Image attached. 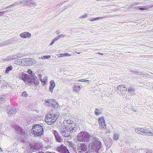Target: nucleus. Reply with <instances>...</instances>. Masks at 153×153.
Listing matches in <instances>:
<instances>
[{"label":"nucleus","mask_w":153,"mask_h":153,"mask_svg":"<svg viewBox=\"0 0 153 153\" xmlns=\"http://www.w3.org/2000/svg\"><path fill=\"white\" fill-rule=\"evenodd\" d=\"M13 59V56H10L7 57L6 58L4 59V60H6V61H8L10 60V59Z\"/></svg>","instance_id":"obj_33"},{"label":"nucleus","mask_w":153,"mask_h":153,"mask_svg":"<svg viewBox=\"0 0 153 153\" xmlns=\"http://www.w3.org/2000/svg\"><path fill=\"white\" fill-rule=\"evenodd\" d=\"M87 16L86 14H85V15H83L82 16H81L79 17V19H82L83 18V17H85Z\"/></svg>","instance_id":"obj_45"},{"label":"nucleus","mask_w":153,"mask_h":153,"mask_svg":"<svg viewBox=\"0 0 153 153\" xmlns=\"http://www.w3.org/2000/svg\"><path fill=\"white\" fill-rule=\"evenodd\" d=\"M30 75H31V76L32 77V78L31 79H33L35 78V76L36 77L35 75V76H33V74H31Z\"/></svg>","instance_id":"obj_51"},{"label":"nucleus","mask_w":153,"mask_h":153,"mask_svg":"<svg viewBox=\"0 0 153 153\" xmlns=\"http://www.w3.org/2000/svg\"><path fill=\"white\" fill-rule=\"evenodd\" d=\"M45 104L49 107H51L53 109L57 108L58 106V103L56 102L53 99H49L45 100Z\"/></svg>","instance_id":"obj_7"},{"label":"nucleus","mask_w":153,"mask_h":153,"mask_svg":"<svg viewBox=\"0 0 153 153\" xmlns=\"http://www.w3.org/2000/svg\"><path fill=\"white\" fill-rule=\"evenodd\" d=\"M18 61L19 62V64L26 65H31L36 63V61L32 58H25L22 59H18Z\"/></svg>","instance_id":"obj_6"},{"label":"nucleus","mask_w":153,"mask_h":153,"mask_svg":"<svg viewBox=\"0 0 153 153\" xmlns=\"http://www.w3.org/2000/svg\"><path fill=\"white\" fill-rule=\"evenodd\" d=\"M16 109L14 108H12L9 111V112L8 113V115H12V114L16 113Z\"/></svg>","instance_id":"obj_19"},{"label":"nucleus","mask_w":153,"mask_h":153,"mask_svg":"<svg viewBox=\"0 0 153 153\" xmlns=\"http://www.w3.org/2000/svg\"><path fill=\"white\" fill-rule=\"evenodd\" d=\"M117 89L118 91V94L122 95L125 94L127 91V88L123 85H118L117 87Z\"/></svg>","instance_id":"obj_9"},{"label":"nucleus","mask_w":153,"mask_h":153,"mask_svg":"<svg viewBox=\"0 0 153 153\" xmlns=\"http://www.w3.org/2000/svg\"><path fill=\"white\" fill-rule=\"evenodd\" d=\"M58 117L57 113L48 114L45 116V121L48 125H51L56 122Z\"/></svg>","instance_id":"obj_5"},{"label":"nucleus","mask_w":153,"mask_h":153,"mask_svg":"<svg viewBox=\"0 0 153 153\" xmlns=\"http://www.w3.org/2000/svg\"><path fill=\"white\" fill-rule=\"evenodd\" d=\"M3 98H0V102H1V103L2 102L1 101H2L3 100Z\"/></svg>","instance_id":"obj_55"},{"label":"nucleus","mask_w":153,"mask_h":153,"mask_svg":"<svg viewBox=\"0 0 153 153\" xmlns=\"http://www.w3.org/2000/svg\"><path fill=\"white\" fill-rule=\"evenodd\" d=\"M13 68L11 65L8 66L6 68L5 72L6 73H8L9 71L12 70Z\"/></svg>","instance_id":"obj_28"},{"label":"nucleus","mask_w":153,"mask_h":153,"mask_svg":"<svg viewBox=\"0 0 153 153\" xmlns=\"http://www.w3.org/2000/svg\"><path fill=\"white\" fill-rule=\"evenodd\" d=\"M81 53V52H79V53H77L78 54H80V53Z\"/></svg>","instance_id":"obj_61"},{"label":"nucleus","mask_w":153,"mask_h":153,"mask_svg":"<svg viewBox=\"0 0 153 153\" xmlns=\"http://www.w3.org/2000/svg\"><path fill=\"white\" fill-rule=\"evenodd\" d=\"M50 85L49 87V89L50 91L52 92L53 89L55 86V83L53 80H51L50 82Z\"/></svg>","instance_id":"obj_17"},{"label":"nucleus","mask_w":153,"mask_h":153,"mask_svg":"<svg viewBox=\"0 0 153 153\" xmlns=\"http://www.w3.org/2000/svg\"><path fill=\"white\" fill-rule=\"evenodd\" d=\"M141 151L142 152H143L141 153H153L152 150L149 149H143Z\"/></svg>","instance_id":"obj_21"},{"label":"nucleus","mask_w":153,"mask_h":153,"mask_svg":"<svg viewBox=\"0 0 153 153\" xmlns=\"http://www.w3.org/2000/svg\"><path fill=\"white\" fill-rule=\"evenodd\" d=\"M27 94L25 91L23 92L22 94V95L23 97H26L27 96Z\"/></svg>","instance_id":"obj_35"},{"label":"nucleus","mask_w":153,"mask_h":153,"mask_svg":"<svg viewBox=\"0 0 153 153\" xmlns=\"http://www.w3.org/2000/svg\"><path fill=\"white\" fill-rule=\"evenodd\" d=\"M135 132L138 134L141 135L144 134V131L143 128H138L135 129Z\"/></svg>","instance_id":"obj_15"},{"label":"nucleus","mask_w":153,"mask_h":153,"mask_svg":"<svg viewBox=\"0 0 153 153\" xmlns=\"http://www.w3.org/2000/svg\"><path fill=\"white\" fill-rule=\"evenodd\" d=\"M27 72L28 74H29L30 75L31 74H33V76H35V75L34 73H33L32 72V71L30 70H29Z\"/></svg>","instance_id":"obj_37"},{"label":"nucleus","mask_w":153,"mask_h":153,"mask_svg":"<svg viewBox=\"0 0 153 153\" xmlns=\"http://www.w3.org/2000/svg\"><path fill=\"white\" fill-rule=\"evenodd\" d=\"M47 153H56L55 152H47Z\"/></svg>","instance_id":"obj_59"},{"label":"nucleus","mask_w":153,"mask_h":153,"mask_svg":"<svg viewBox=\"0 0 153 153\" xmlns=\"http://www.w3.org/2000/svg\"><path fill=\"white\" fill-rule=\"evenodd\" d=\"M139 10H146V9L145 8H139Z\"/></svg>","instance_id":"obj_50"},{"label":"nucleus","mask_w":153,"mask_h":153,"mask_svg":"<svg viewBox=\"0 0 153 153\" xmlns=\"http://www.w3.org/2000/svg\"><path fill=\"white\" fill-rule=\"evenodd\" d=\"M101 113V111L98 109H96L95 111V114L96 115H98Z\"/></svg>","instance_id":"obj_32"},{"label":"nucleus","mask_w":153,"mask_h":153,"mask_svg":"<svg viewBox=\"0 0 153 153\" xmlns=\"http://www.w3.org/2000/svg\"><path fill=\"white\" fill-rule=\"evenodd\" d=\"M24 77L23 78L24 79H23V80L25 82H27L28 80L30 78L29 77V76L27 74H25L24 75Z\"/></svg>","instance_id":"obj_24"},{"label":"nucleus","mask_w":153,"mask_h":153,"mask_svg":"<svg viewBox=\"0 0 153 153\" xmlns=\"http://www.w3.org/2000/svg\"><path fill=\"white\" fill-rule=\"evenodd\" d=\"M70 127L66 126H62L60 131V132L63 137L65 139L70 140L72 138L71 136H74L76 134L78 128L76 125L71 124Z\"/></svg>","instance_id":"obj_1"},{"label":"nucleus","mask_w":153,"mask_h":153,"mask_svg":"<svg viewBox=\"0 0 153 153\" xmlns=\"http://www.w3.org/2000/svg\"><path fill=\"white\" fill-rule=\"evenodd\" d=\"M4 12L2 11L0 12V17L1 16H3L4 14Z\"/></svg>","instance_id":"obj_44"},{"label":"nucleus","mask_w":153,"mask_h":153,"mask_svg":"<svg viewBox=\"0 0 153 153\" xmlns=\"http://www.w3.org/2000/svg\"><path fill=\"white\" fill-rule=\"evenodd\" d=\"M102 140L103 141L105 144L108 145V144H107V140L106 138H102Z\"/></svg>","instance_id":"obj_36"},{"label":"nucleus","mask_w":153,"mask_h":153,"mask_svg":"<svg viewBox=\"0 0 153 153\" xmlns=\"http://www.w3.org/2000/svg\"><path fill=\"white\" fill-rule=\"evenodd\" d=\"M53 133L55 137L56 140L57 142L59 143H62L63 142V140L62 137L56 131L53 130Z\"/></svg>","instance_id":"obj_11"},{"label":"nucleus","mask_w":153,"mask_h":153,"mask_svg":"<svg viewBox=\"0 0 153 153\" xmlns=\"http://www.w3.org/2000/svg\"><path fill=\"white\" fill-rule=\"evenodd\" d=\"M86 145L84 143H78L77 145V149L76 153H82L87 150Z\"/></svg>","instance_id":"obj_8"},{"label":"nucleus","mask_w":153,"mask_h":153,"mask_svg":"<svg viewBox=\"0 0 153 153\" xmlns=\"http://www.w3.org/2000/svg\"><path fill=\"white\" fill-rule=\"evenodd\" d=\"M103 19V17H99L97 18H91L89 19V20L91 21L96 20H101L102 19Z\"/></svg>","instance_id":"obj_22"},{"label":"nucleus","mask_w":153,"mask_h":153,"mask_svg":"<svg viewBox=\"0 0 153 153\" xmlns=\"http://www.w3.org/2000/svg\"><path fill=\"white\" fill-rule=\"evenodd\" d=\"M97 54H98L101 55H103L104 54L102 53H98Z\"/></svg>","instance_id":"obj_57"},{"label":"nucleus","mask_w":153,"mask_h":153,"mask_svg":"<svg viewBox=\"0 0 153 153\" xmlns=\"http://www.w3.org/2000/svg\"><path fill=\"white\" fill-rule=\"evenodd\" d=\"M59 55H60V56H59V57H63L64 56H71V54H68V53L59 54Z\"/></svg>","instance_id":"obj_29"},{"label":"nucleus","mask_w":153,"mask_h":153,"mask_svg":"<svg viewBox=\"0 0 153 153\" xmlns=\"http://www.w3.org/2000/svg\"><path fill=\"white\" fill-rule=\"evenodd\" d=\"M33 79H31V78H29L28 79V80L27 81L28 83V85H33L34 84V81L33 80Z\"/></svg>","instance_id":"obj_26"},{"label":"nucleus","mask_w":153,"mask_h":153,"mask_svg":"<svg viewBox=\"0 0 153 153\" xmlns=\"http://www.w3.org/2000/svg\"><path fill=\"white\" fill-rule=\"evenodd\" d=\"M7 8H5V7L4 8V9H6Z\"/></svg>","instance_id":"obj_63"},{"label":"nucleus","mask_w":153,"mask_h":153,"mask_svg":"<svg viewBox=\"0 0 153 153\" xmlns=\"http://www.w3.org/2000/svg\"><path fill=\"white\" fill-rule=\"evenodd\" d=\"M98 122L100 125V127L101 129H106V125L104 119L102 117L99 118Z\"/></svg>","instance_id":"obj_12"},{"label":"nucleus","mask_w":153,"mask_h":153,"mask_svg":"<svg viewBox=\"0 0 153 153\" xmlns=\"http://www.w3.org/2000/svg\"><path fill=\"white\" fill-rule=\"evenodd\" d=\"M0 151H2V149L0 147Z\"/></svg>","instance_id":"obj_60"},{"label":"nucleus","mask_w":153,"mask_h":153,"mask_svg":"<svg viewBox=\"0 0 153 153\" xmlns=\"http://www.w3.org/2000/svg\"><path fill=\"white\" fill-rule=\"evenodd\" d=\"M139 4H140L139 3H134L133 4V6H134V7L135 6L139 5Z\"/></svg>","instance_id":"obj_43"},{"label":"nucleus","mask_w":153,"mask_h":153,"mask_svg":"<svg viewBox=\"0 0 153 153\" xmlns=\"http://www.w3.org/2000/svg\"><path fill=\"white\" fill-rule=\"evenodd\" d=\"M84 82H88V80H85V79H84Z\"/></svg>","instance_id":"obj_58"},{"label":"nucleus","mask_w":153,"mask_h":153,"mask_svg":"<svg viewBox=\"0 0 153 153\" xmlns=\"http://www.w3.org/2000/svg\"><path fill=\"white\" fill-rule=\"evenodd\" d=\"M149 135L153 136V130L152 129V131H151L149 134Z\"/></svg>","instance_id":"obj_46"},{"label":"nucleus","mask_w":153,"mask_h":153,"mask_svg":"<svg viewBox=\"0 0 153 153\" xmlns=\"http://www.w3.org/2000/svg\"><path fill=\"white\" fill-rule=\"evenodd\" d=\"M85 153H88L87 152H85Z\"/></svg>","instance_id":"obj_64"},{"label":"nucleus","mask_w":153,"mask_h":153,"mask_svg":"<svg viewBox=\"0 0 153 153\" xmlns=\"http://www.w3.org/2000/svg\"><path fill=\"white\" fill-rule=\"evenodd\" d=\"M130 5L129 6V8H132L134 6H133V4Z\"/></svg>","instance_id":"obj_52"},{"label":"nucleus","mask_w":153,"mask_h":153,"mask_svg":"<svg viewBox=\"0 0 153 153\" xmlns=\"http://www.w3.org/2000/svg\"><path fill=\"white\" fill-rule=\"evenodd\" d=\"M27 6L33 7H35L36 6V4L34 3L30 2L27 4Z\"/></svg>","instance_id":"obj_30"},{"label":"nucleus","mask_w":153,"mask_h":153,"mask_svg":"<svg viewBox=\"0 0 153 153\" xmlns=\"http://www.w3.org/2000/svg\"><path fill=\"white\" fill-rule=\"evenodd\" d=\"M38 77L39 78L40 80H42V75L40 74H39L38 75Z\"/></svg>","instance_id":"obj_42"},{"label":"nucleus","mask_w":153,"mask_h":153,"mask_svg":"<svg viewBox=\"0 0 153 153\" xmlns=\"http://www.w3.org/2000/svg\"><path fill=\"white\" fill-rule=\"evenodd\" d=\"M19 3H20V5H22L23 6H25V5L27 6V4H26V2H25V0H24L23 1H21L20 2H19Z\"/></svg>","instance_id":"obj_34"},{"label":"nucleus","mask_w":153,"mask_h":153,"mask_svg":"<svg viewBox=\"0 0 153 153\" xmlns=\"http://www.w3.org/2000/svg\"><path fill=\"white\" fill-rule=\"evenodd\" d=\"M81 87L80 86L75 85L74 88V90L76 92L78 93Z\"/></svg>","instance_id":"obj_20"},{"label":"nucleus","mask_w":153,"mask_h":153,"mask_svg":"<svg viewBox=\"0 0 153 153\" xmlns=\"http://www.w3.org/2000/svg\"><path fill=\"white\" fill-rule=\"evenodd\" d=\"M30 36V34L28 32H24L21 33L20 35V37L25 38H26L27 37H29Z\"/></svg>","instance_id":"obj_13"},{"label":"nucleus","mask_w":153,"mask_h":153,"mask_svg":"<svg viewBox=\"0 0 153 153\" xmlns=\"http://www.w3.org/2000/svg\"><path fill=\"white\" fill-rule=\"evenodd\" d=\"M128 91L129 94L132 95L134 93V88L132 87H130L128 88Z\"/></svg>","instance_id":"obj_18"},{"label":"nucleus","mask_w":153,"mask_h":153,"mask_svg":"<svg viewBox=\"0 0 153 153\" xmlns=\"http://www.w3.org/2000/svg\"><path fill=\"white\" fill-rule=\"evenodd\" d=\"M40 81L41 82L42 84L44 85L46 84L47 81V78L46 77H45L43 79H42V80H40Z\"/></svg>","instance_id":"obj_25"},{"label":"nucleus","mask_w":153,"mask_h":153,"mask_svg":"<svg viewBox=\"0 0 153 153\" xmlns=\"http://www.w3.org/2000/svg\"><path fill=\"white\" fill-rule=\"evenodd\" d=\"M20 79H21L22 80H23V79H24L23 78L24 77V75H22L21 76L20 75L19 77H18Z\"/></svg>","instance_id":"obj_39"},{"label":"nucleus","mask_w":153,"mask_h":153,"mask_svg":"<svg viewBox=\"0 0 153 153\" xmlns=\"http://www.w3.org/2000/svg\"><path fill=\"white\" fill-rule=\"evenodd\" d=\"M11 7H11V5H10L9 6H7V7H5V8L9 9Z\"/></svg>","instance_id":"obj_53"},{"label":"nucleus","mask_w":153,"mask_h":153,"mask_svg":"<svg viewBox=\"0 0 153 153\" xmlns=\"http://www.w3.org/2000/svg\"><path fill=\"white\" fill-rule=\"evenodd\" d=\"M66 121H67V124L65 126H68V128H69L71 126V124L75 125L74 124H73L71 122H73L72 121H71V120H67V121L65 120Z\"/></svg>","instance_id":"obj_23"},{"label":"nucleus","mask_w":153,"mask_h":153,"mask_svg":"<svg viewBox=\"0 0 153 153\" xmlns=\"http://www.w3.org/2000/svg\"><path fill=\"white\" fill-rule=\"evenodd\" d=\"M55 42L53 40L52 42L50 43V45H52L53 44H54L55 43Z\"/></svg>","instance_id":"obj_49"},{"label":"nucleus","mask_w":153,"mask_h":153,"mask_svg":"<svg viewBox=\"0 0 153 153\" xmlns=\"http://www.w3.org/2000/svg\"><path fill=\"white\" fill-rule=\"evenodd\" d=\"M42 59H45V56H43L42 57Z\"/></svg>","instance_id":"obj_56"},{"label":"nucleus","mask_w":153,"mask_h":153,"mask_svg":"<svg viewBox=\"0 0 153 153\" xmlns=\"http://www.w3.org/2000/svg\"><path fill=\"white\" fill-rule=\"evenodd\" d=\"M59 39V37H56L55 38H54V39H53V40L55 41H57V40H58V39Z\"/></svg>","instance_id":"obj_48"},{"label":"nucleus","mask_w":153,"mask_h":153,"mask_svg":"<svg viewBox=\"0 0 153 153\" xmlns=\"http://www.w3.org/2000/svg\"><path fill=\"white\" fill-rule=\"evenodd\" d=\"M13 56V59H17L18 57H22V56L21 54L19 53V54H16V55H14L13 56Z\"/></svg>","instance_id":"obj_31"},{"label":"nucleus","mask_w":153,"mask_h":153,"mask_svg":"<svg viewBox=\"0 0 153 153\" xmlns=\"http://www.w3.org/2000/svg\"><path fill=\"white\" fill-rule=\"evenodd\" d=\"M45 56V59H48L49 58H50L51 57V56Z\"/></svg>","instance_id":"obj_47"},{"label":"nucleus","mask_w":153,"mask_h":153,"mask_svg":"<svg viewBox=\"0 0 153 153\" xmlns=\"http://www.w3.org/2000/svg\"><path fill=\"white\" fill-rule=\"evenodd\" d=\"M118 135L117 134L115 135L113 137V139L114 140H117L118 139Z\"/></svg>","instance_id":"obj_38"},{"label":"nucleus","mask_w":153,"mask_h":153,"mask_svg":"<svg viewBox=\"0 0 153 153\" xmlns=\"http://www.w3.org/2000/svg\"><path fill=\"white\" fill-rule=\"evenodd\" d=\"M18 5H19V4H18L16 3L14 4H12L11 5V7H12L14 6H18Z\"/></svg>","instance_id":"obj_40"},{"label":"nucleus","mask_w":153,"mask_h":153,"mask_svg":"<svg viewBox=\"0 0 153 153\" xmlns=\"http://www.w3.org/2000/svg\"><path fill=\"white\" fill-rule=\"evenodd\" d=\"M33 79L34 84L37 85L39 84V82L37 77L35 76V78Z\"/></svg>","instance_id":"obj_27"},{"label":"nucleus","mask_w":153,"mask_h":153,"mask_svg":"<svg viewBox=\"0 0 153 153\" xmlns=\"http://www.w3.org/2000/svg\"><path fill=\"white\" fill-rule=\"evenodd\" d=\"M42 124L40 125L38 124L34 125L33 126L31 132L32 134L36 136L41 137L43 133V130Z\"/></svg>","instance_id":"obj_4"},{"label":"nucleus","mask_w":153,"mask_h":153,"mask_svg":"<svg viewBox=\"0 0 153 153\" xmlns=\"http://www.w3.org/2000/svg\"><path fill=\"white\" fill-rule=\"evenodd\" d=\"M84 79H80V80H78V81H79V82H84Z\"/></svg>","instance_id":"obj_54"},{"label":"nucleus","mask_w":153,"mask_h":153,"mask_svg":"<svg viewBox=\"0 0 153 153\" xmlns=\"http://www.w3.org/2000/svg\"><path fill=\"white\" fill-rule=\"evenodd\" d=\"M92 141L88 145V151L89 153H100L102 150L101 147V143L100 140L97 139L96 137L93 139Z\"/></svg>","instance_id":"obj_2"},{"label":"nucleus","mask_w":153,"mask_h":153,"mask_svg":"<svg viewBox=\"0 0 153 153\" xmlns=\"http://www.w3.org/2000/svg\"><path fill=\"white\" fill-rule=\"evenodd\" d=\"M56 150L61 153H70L67 148L63 144L57 147Z\"/></svg>","instance_id":"obj_10"},{"label":"nucleus","mask_w":153,"mask_h":153,"mask_svg":"<svg viewBox=\"0 0 153 153\" xmlns=\"http://www.w3.org/2000/svg\"><path fill=\"white\" fill-rule=\"evenodd\" d=\"M95 138L96 136L94 134H89L87 132L82 131L78 134L77 139L78 141L88 143Z\"/></svg>","instance_id":"obj_3"},{"label":"nucleus","mask_w":153,"mask_h":153,"mask_svg":"<svg viewBox=\"0 0 153 153\" xmlns=\"http://www.w3.org/2000/svg\"><path fill=\"white\" fill-rule=\"evenodd\" d=\"M65 36V35L61 34V35H59L58 36V37H59V39L61 38H62V37H64Z\"/></svg>","instance_id":"obj_41"},{"label":"nucleus","mask_w":153,"mask_h":153,"mask_svg":"<svg viewBox=\"0 0 153 153\" xmlns=\"http://www.w3.org/2000/svg\"><path fill=\"white\" fill-rule=\"evenodd\" d=\"M16 130L22 135H23L25 134L24 130L19 126L16 127Z\"/></svg>","instance_id":"obj_16"},{"label":"nucleus","mask_w":153,"mask_h":153,"mask_svg":"<svg viewBox=\"0 0 153 153\" xmlns=\"http://www.w3.org/2000/svg\"><path fill=\"white\" fill-rule=\"evenodd\" d=\"M59 56H60V55H59V54L58 55V56L59 57Z\"/></svg>","instance_id":"obj_62"},{"label":"nucleus","mask_w":153,"mask_h":153,"mask_svg":"<svg viewBox=\"0 0 153 153\" xmlns=\"http://www.w3.org/2000/svg\"><path fill=\"white\" fill-rule=\"evenodd\" d=\"M144 131V134H150L151 131H152V128L150 126H148L143 128Z\"/></svg>","instance_id":"obj_14"}]
</instances>
